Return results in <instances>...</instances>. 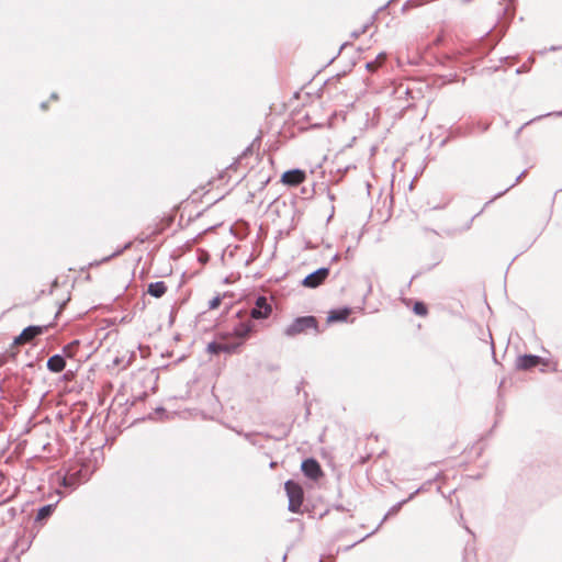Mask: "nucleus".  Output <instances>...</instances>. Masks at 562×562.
<instances>
[{
    "mask_svg": "<svg viewBox=\"0 0 562 562\" xmlns=\"http://www.w3.org/2000/svg\"><path fill=\"white\" fill-rule=\"evenodd\" d=\"M310 329L314 330L316 334L319 333L317 319L314 316H302L295 318L284 328V335L288 337H295L300 334L306 333Z\"/></svg>",
    "mask_w": 562,
    "mask_h": 562,
    "instance_id": "1",
    "label": "nucleus"
},
{
    "mask_svg": "<svg viewBox=\"0 0 562 562\" xmlns=\"http://www.w3.org/2000/svg\"><path fill=\"white\" fill-rule=\"evenodd\" d=\"M285 492L289 498V509L293 513H297L304 498L303 488L299 483L288 481L285 483Z\"/></svg>",
    "mask_w": 562,
    "mask_h": 562,
    "instance_id": "2",
    "label": "nucleus"
},
{
    "mask_svg": "<svg viewBox=\"0 0 562 562\" xmlns=\"http://www.w3.org/2000/svg\"><path fill=\"white\" fill-rule=\"evenodd\" d=\"M272 313V307L268 303L267 297L259 296L255 302V307L251 310L250 315L255 319H265Z\"/></svg>",
    "mask_w": 562,
    "mask_h": 562,
    "instance_id": "3",
    "label": "nucleus"
},
{
    "mask_svg": "<svg viewBox=\"0 0 562 562\" xmlns=\"http://www.w3.org/2000/svg\"><path fill=\"white\" fill-rule=\"evenodd\" d=\"M305 179H306V175L303 170L293 169V170L285 171L282 175L281 182L286 186L295 187V186L303 183L305 181Z\"/></svg>",
    "mask_w": 562,
    "mask_h": 562,
    "instance_id": "4",
    "label": "nucleus"
},
{
    "mask_svg": "<svg viewBox=\"0 0 562 562\" xmlns=\"http://www.w3.org/2000/svg\"><path fill=\"white\" fill-rule=\"evenodd\" d=\"M328 273H329V271L327 268H321L317 271L308 274L303 280V285L306 288H316L324 282V280L327 278Z\"/></svg>",
    "mask_w": 562,
    "mask_h": 562,
    "instance_id": "5",
    "label": "nucleus"
},
{
    "mask_svg": "<svg viewBox=\"0 0 562 562\" xmlns=\"http://www.w3.org/2000/svg\"><path fill=\"white\" fill-rule=\"evenodd\" d=\"M302 471L303 473L313 480H317L323 475V471L318 464V462L314 459H306L302 462Z\"/></svg>",
    "mask_w": 562,
    "mask_h": 562,
    "instance_id": "6",
    "label": "nucleus"
},
{
    "mask_svg": "<svg viewBox=\"0 0 562 562\" xmlns=\"http://www.w3.org/2000/svg\"><path fill=\"white\" fill-rule=\"evenodd\" d=\"M43 329L44 328L41 326H30L25 328L20 336L15 338V344L22 345L31 341L34 337L41 335Z\"/></svg>",
    "mask_w": 562,
    "mask_h": 562,
    "instance_id": "7",
    "label": "nucleus"
},
{
    "mask_svg": "<svg viewBox=\"0 0 562 562\" xmlns=\"http://www.w3.org/2000/svg\"><path fill=\"white\" fill-rule=\"evenodd\" d=\"M541 359L538 356L524 355L517 358L516 367L519 370H528L540 363Z\"/></svg>",
    "mask_w": 562,
    "mask_h": 562,
    "instance_id": "8",
    "label": "nucleus"
},
{
    "mask_svg": "<svg viewBox=\"0 0 562 562\" xmlns=\"http://www.w3.org/2000/svg\"><path fill=\"white\" fill-rule=\"evenodd\" d=\"M351 314V308L349 307H342L337 310H331L328 312L327 315V323H337V322H345Z\"/></svg>",
    "mask_w": 562,
    "mask_h": 562,
    "instance_id": "9",
    "label": "nucleus"
},
{
    "mask_svg": "<svg viewBox=\"0 0 562 562\" xmlns=\"http://www.w3.org/2000/svg\"><path fill=\"white\" fill-rule=\"evenodd\" d=\"M65 367H66V361L59 355H55L47 360V368L52 372H55V373L61 372L65 369Z\"/></svg>",
    "mask_w": 562,
    "mask_h": 562,
    "instance_id": "10",
    "label": "nucleus"
},
{
    "mask_svg": "<svg viewBox=\"0 0 562 562\" xmlns=\"http://www.w3.org/2000/svg\"><path fill=\"white\" fill-rule=\"evenodd\" d=\"M167 291V286L162 281L150 283L148 286V293L154 297L162 296Z\"/></svg>",
    "mask_w": 562,
    "mask_h": 562,
    "instance_id": "11",
    "label": "nucleus"
},
{
    "mask_svg": "<svg viewBox=\"0 0 562 562\" xmlns=\"http://www.w3.org/2000/svg\"><path fill=\"white\" fill-rule=\"evenodd\" d=\"M207 351L210 353L229 352L232 348L226 344L210 342L207 345Z\"/></svg>",
    "mask_w": 562,
    "mask_h": 562,
    "instance_id": "12",
    "label": "nucleus"
},
{
    "mask_svg": "<svg viewBox=\"0 0 562 562\" xmlns=\"http://www.w3.org/2000/svg\"><path fill=\"white\" fill-rule=\"evenodd\" d=\"M251 330L252 325L250 323H241L235 328L234 334L238 337L245 338L249 335Z\"/></svg>",
    "mask_w": 562,
    "mask_h": 562,
    "instance_id": "13",
    "label": "nucleus"
},
{
    "mask_svg": "<svg viewBox=\"0 0 562 562\" xmlns=\"http://www.w3.org/2000/svg\"><path fill=\"white\" fill-rule=\"evenodd\" d=\"M53 510H54V505L43 506L42 508L38 509L36 519L37 520L46 519L47 517H49L52 515Z\"/></svg>",
    "mask_w": 562,
    "mask_h": 562,
    "instance_id": "14",
    "label": "nucleus"
},
{
    "mask_svg": "<svg viewBox=\"0 0 562 562\" xmlns=\"http://www.w3.org/2000/svg\"><path fill=\"white\" fill-rule=\"evenodd\" d=\"M413 310H414L415 314L420 315V316H426L428 313L426 305L422 302H416L414 304Z\"/></svg>",
    "mask_w": 562,
    "mask_h": 562,
    "instance_id": "15",
    "label": "nucleus"
},
{
    "mask_svg": "<svg viewBox=\"0 0 562 562\" xmlns=\"http://www.w3.org/2000/svg\"><path fill=\"white\" fill-rule=\"evenodd\" d=\"M221 304V297L220 296H216L214 297L213 300L210 301V308L211 310H215L220 306Z\"/></svg>",
    "mask_w": 562,
    "mask_h": 562,
    "instance_id": "16",
    "label": "nucleus"
},
{
    "mask_svg": "<svg viewBox=\"0 0 562 562\" xmlns=\"http://www.w3.org/2000/svg\"><path fill=\"white\" fill-rule=\"evenodd\" d=\"M367 67H368L369 69H373V64L368 63V64H367Z\"/></svg>",
    "mask_w": 562,
    "mask_h": 562,
    "instance_id": "17",
    "label": "nucleus"
}]
</instances>
